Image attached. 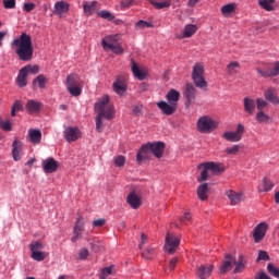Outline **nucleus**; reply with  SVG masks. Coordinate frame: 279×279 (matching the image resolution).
Returning <instances> with one entry per match:
<instances>
[{"mask_svg": "<svg viewBox=\"0 0 279 279\" xmlns=\"http://www.w3.org/2000/svg\"><path fill=\"white\" fill-rule=\"evenodd\" d=\"M13 47H16L15 53L22 62H31L34 58V46L32 44V36L27 33H22L21 36L13 40Z\"/></svg>", "mask_w": 279, "mask_h": 279, "instance_id": "1", "label": "nucleus"}, {"mask_svg": "<svg viewBox=\"0 0 279 279\" xmlns=\"http://www.w3.org/2000/svg\"><path fill=\"white\" fill-rule=\"evenodd\" d=\"M149 154L155 155V158H161L162 154H165V143L157 142L143 145L136 156L137 162H143V160H147V158H149Z\"/></svg>", "mask_w": 279, "mask_h": 279, "instance_id": "2", "label": "nucleus"}, {"mask_svg": "<svg viewBox=\"0 0 279 279\" xmlns=\"http://www.w3.org/2000/svg\"><path fill=\"white\" fill-rule=\"evenodd\" d=\"M95 110H96L97 117H102L104 119H107V121L112 120V118L116 114L114 105L110 104V96L101 97L95 104Z\"/></svg>", "mask_w": 279, "mask_h": 279, "instance_id": "3", "label": "nucleus"}, {"mask_svg": "<svg viewBox=\"0 0 279 279\" xmlns=\"http://www.w3.org/2000/svg\"><path fill=\"white\" fill-rule=\"evenodd\" d=\"M196 125L201 134H210L211 132H215L217 128H219L217 121L208 116L201 117Z\"/></svg>", "mask_w": 279, "mask_h": 279, "instance_id": "4", "label": "nucleus"}, {"mask_svg": "<svg viewBox=\"0 0 279 279\" xmlns=\"http://www.w3.org/2000/svg\"><path fill=\"white\" fill-rule=\"evenodd\" d=\"M192 80L197 88H207L208 83L204 78V64L196 63L192 71Z\"/></svg>", "mask_w": 279, "mask_h": 279, "instance_id": "5", "label": "nucleus"}, {"mask_svg": "<svg viewBox=\"0 0 279 279\" xmlns=\"http://www.w3.org/2000/svg\"><path fill=\"white\" fill-rule=\"evenodd\" d=\"M31 250V258L33 260H37V263H41V260H45L47 258V254L43 252L45 250V245H43V242L35 241L29 244Z\"/></svg>", "mask_w": 279, "mask_h": 279, "instance_id": "6", "label": "nucleus"}, {"mask_svg": "<svg viewBox=\"0 0 279 279\" xmlns=\"http://www.w3.org/2000/svg\"><path fill=\"white\" fill-rule=\"evenodd\" d=\"M180 236H175L168 232L166 235V243L163 246L165 252H167V254H175L178 247H180Z\"/></svg>", "mask_w": 279, "mask_h": 279, "instance_id": "7", "label": "nucleus"}, {"mask_svg": "<svg viewBox=\"0 0 279 279\" xmlns=\"http://www.w3.org/2000/svg\"><path fill=\"white\" fill-rule=\"evenodd\" d=\"M243 134H245V126L240 123L234 132H225L222 137L229 141V143H239L243 138Z\"/></svg>", "mask_w": 279, "mask_h": 279, "instance_id": "8", "label": "nucleus"}, {"mask_svg": "<svg viewBox=\"0 0 279 279\" xmlns=\"http://www.w3.org/2000/svg\"><path fill=\"white\" fill-rule=\"evenodd\" d=\"M256 72L260 77H278L279 75V62H275L265 69L257 68Z\"/></svg>", "mask_w": 279, "mask_h": 279, "instance_id": "9", "label": "nucleus"}, {"mask_svg": "<svg viewBox=\"0 0 279 279\" xmlns=\"http://www.w3.org/2000/svg\"><path fill=\"white\" fill-rule=\"evenodd\" d=\"M64 138L68 143H75V141L82 138V131L77 128L68 126L64 130Z\"/></svg>", "mask_w": 279, "mask_h": 279, "instance_id": "10", "label": "nucleus"}, {"mask_svg": "<svg viewBox=\"0 0 279 279\" xmlns=\"http://www.w3.org/2000/svg\"><path fill=\"white\" fill-rule=\"evenodd\" d=\"M41 167L46 173H56V171H58V167H60V163L53 159V157H49L41 161Z\"/></svg>", "mask_w": 279, "mask_h": 279, "instance_id": "11", "label": "nucleus"}, {"mask_svg": "<svg viewBox=\"0 0 279 279\" xmlns=\"http://www.w3.org/2000/svg\"><path fill=\"white\" fill-rule=\"evenodd\" d=\"M157 107L161 110L162 114H166V117H171V114H174L175 110H178V106L165 100L157 102Z\"/></svg>", "mask_w": 279, "mask_h": 279, "instance_id": "12", "label": "nucleus"}, {"mask_svg": "<svg viewBox=\"0 0 279 279\" xmlns=\"http://www.w3.org/2000/svg\"><path fill=\"white\" fill-rule=\"evenodd\" d=\"M267 228L268 226L266 225V222H262L255 227L253 233L255 243H260V241L265 239V234H267Z\"/></svg>", "mask_w": 279, "mask_h": 279, "instance_id": "13", "label": "nucleus"}, {"mask_svg": "<svg viewBox=\"0 0 279 279\" xmlns=\"http://www.w3.org/2000/svg\"><path fill=\"white\" fill-rule=\"evenodd\" d=\"M213 269H214L213 265H209V264L201 265L196 269V276L199 279H208L210 278V276H213Z\"/></svg>", "mask_w": 279, "mask_h": 279, "instance_id": "14", "label": "nucleus"}, {"mask_svg": "<svg viewBox=\"0 0 279 279\" xmlns=\"http://www.w3.org/2000/svg\"><path fill=\"white\" fill-rule=\"evenodd\" d=\"M26 112L28 114H38L43 108V104L38 102L37 100L31 99L25 105Z\"/></svg>", "mask_w": 279, "mask_h": 279, "instance_id": "15", "label": "nucleus"}, {"mask_svg": "<svg viewBox=\"0 0 279 279\" xmlns=\"http://www.w3.org/2000/svg\"><path fill=\"white\" fill-rule=\"evenodd\" d=\"M126 204L133 208V210H137V208H141L142 201L136 194L135 191L131 192L126 197Z\"/></svg>", "mask_w": 279, "mask_h": 279, "instance_id": "16", "label": "nucleus"}, {"mask_svg": "<svg viewBox=\"0 0 279 279\" xmlns=\"http://www.w3.org/2000/svg\"><path fill=\"white\" fill-rule=\"evenodd\" d=\"M232 265H236V259L232 257L230 254H227L220 267V272L228 274V271L232 269Z\"/></svg>", "mask_w": 279, "mask_h": 279, "instance_id": "17", "label": "nucleus"}, {"mask_svg": "<svg viewBox=\"0 0 279 279\" xmlns=\"http://www.w3.org/2000/svg\"><path fill=\"white\" fill-rule=\"evenodd\" d=\"M264 97L266 101H269V104H272L274 106H279V98L274 87H270L267 90H265Z\"/></svg>", "mask_w": 279, "mask_h": 279, "instance_id": "18", "label": "nucleus"}, {"mask_svg": "<svg viewBox=\"0 0 279 279\" xmlns=\"http://www.w3.org/2000/svg\"><path fill=\"white\" fill-rule=\"evenodd\" d=\"M227 197L230 199L232 206H236V204H240V202H243V199L245 198L243 196V193L234 192L232 190L227 191Z\"/></svg>", "mask_w": 279, "mask_h": 279, "instance_id": "19", "label": "nucleus"}, {"mask_svg": "<svg viewBox=\"0 0 279 279\" xmlns=\"http://www.w3.org/2000/svg\"><path fill=\"white\" fill-rule=\"evenodd\" d=\"M184 97L187 99V104H193V100L197 97V89H195L193 84H186Z\"/></svg>", "mask_w": 279, "mask_h": 279, "instance_id": "20", "label": "nucleus"}, {"mask_svg": "<svg viewBox=\"0 0 279 279\" xmlns=\"http://www.w3.org/2000/svg\"><path fill=\"white\" fill-rule=\"evenodd\" d=\"M12 147L13 159L19 162V160H21V155L23 154V143H21L19 140H15L12 144Z\"/></svg>", "mask_w": 279, "mask_h": 279, "instance_id": "21", "label": "nucleus"}, {"mask_svg": "<svg viewBox=\"0 0 279 279\" xmlns=\"http://www.w3.org/2000/svg\"><path fill=\"white\" fill-rule=\"evenodd\" d=\"M69 12V3L64 1H59L54 3L53 14L57 16H62V14H66Z\"/></svg>", "mask_w": 279, "mask_h": 279, "instance_id": "22", "label": "nucleus"}, {"mask_svg": "<svg viewBox=\"0 0 279 279\" xmlns=\"http://www.w3.org/2000/svg\"><path fill=\"white\" fill-rule=\"evenodd\" d=\"M66 88H71L73 86H83L82 78L77 74H70L66 76L65 81Z\"/></svg>", "mask_w": 279, "mask_h": 279, "instance_id": "23", "label": "nucleus"}, {"mask_svg": "<svg viewBox=\"0 0 279 279\" xmlns=\"http://www.w3.org/2000/svg\"><path fill=\"white\" fill-rule=\"evenodd\" d=\"M118 41L119 38H117V35H109L101 41L102 49H105V51H109L110 45H119Z\"/></svg>", "mask_w": 279, "mask_h": 279, "instance_id": "24", "label": "nucleus"}, {"mask_svg": "<svg viewBox=\"0 0 279 279\" xmlns=\"http://www.w3.org/2000/svg\"><path fill=\"white\" fill-rule=\"evenodd\" d=\"M131 70L132 73L135 77H137V80H145V77H147V74L145 73V71L140 70L138 64H136V62L134 60H131Z\"/></svg>", "mask_w": 279, "mask_h": 279, "instance_id": "25", "label": "nucleus"}, {"mask_svg": "<svg viewBox=\"0 0 279 279\" xmlns=\"http://www.w3.org/2000/svg\"><path fill=\"white\" fill-rule=\"evenodd\" d=\"M166 99L168 104H172L173 106H177L178 108V101H180V92L175 89H171L167 95Z\"/></svg>", "mask_w": 279, "mask_h": 279, "instance_id": "26", "label": "nucleus"}, {"mask_svg": "<svg viewBox=\"0 0 279 279\" xmlns=\"http://www.w3.org/2000/svg\"><path fill=\"white\" fill-rule=\"evenodd\" d=\"M244 110L247 112V114H254V111L256 110V101L250 97L244 98Z\"/></svg>", "mask_w": 279, "mask_h": 279, "instance_id": "27", "label": "nucleus"}, {"mask_svg": "<svg viewBox=\"0 0 279 279\" xmlns=\"http://www.w3.org/2000/svg\"><path fill=\"white\" fill-rule=\"evenodd\" d=\"M27 75L29 74H27L23 68L19 71L16 84L20 88H24V86H27Z\"/></svg>", "mask_w": 279, "mask_h": 279, "instance_id": "28", "label": "nucleus"}, {"mask_svg": "<svg viewBox=\"0 0 279 279\" xmlns=\"http://www.w3.org/2000/svg\"><path fill=\"white\" fill-rule=\"evenodd\" d=\"M197 196L201 202L208 199V183H203L197 189Z\"/></svg>", "mask_w": 279, "mask_h": 279, "instance_id": "29", "label": "nucleus"}, {"mask_svg": "<svg viewBox=\"0 0 279 279\" xmlns=\"http://www.w3.org/2000/svg\"><path fill=\"white\" fill-rule=\"evenodd\" d=\"M198 169L201 171V175L197 178V182H206V180H208V171H210L207 163L198 165Z\"/></svg>", "mask_w": 279, "mask_h": 279, "instance_id": "30", "label": "nucleus"}, {"mask_svg": "<svg viewBox=\"0 0 279 279\" xmlns=\"http://www.w3.org/2000/svg\"><path fill=\"white\" fill-rule=\"evenodd\" d=\"M28 136L31 140V143L38 145V143H40V141L43 138V133L40 132V130H29Z\"/></svg>", "mask_w": 279, "mask_h": 279, "instance_id": "31", "label": "nucleus"}, {"mask_svg": "<svg viewBox=\"0 0 279 279\" xmlns=\"http://www.w3.org/2000/svg\"><path fill=\"white\" fill-rule=\"evenodd\" d=\"M197 33V25L187 24L183 29L182 38H191L194 34Z\"/></svg>", "mask_w": 279, "mask_h": 279, "instance_id": "32", "label": "nucleus"}, {"mask_svg": "<svg viewBox=\"0 0 279 279\" xmlns=\"http://www.w3.org/2000/svg\"><path fill=\"white\" fill-rule=\"evenodd\" d=\"M207 165V168L214 175H219V173H223V167H221L219 163H215L213 161L205 162Z\"/></svg>", "mask_w": 279, "mask_h": 279, "instance_id": "33", "label": "nucleus"}, {"mask_svg": "<svg viewBox=\"0 0 279 279\" xmlns=\"http://www.w3.org/2000/svg\"><path fill=\"white\" fill-rule=\"evenodd\" d=\"M47 82H48L47 77H45L44 74H39L33 81V88H36V86H38V88H45L47 85Z\"/></svg>", "mask_w": 279, "mask_h": 279, "instance_id": "34", "label": "nucleus"}, {"mask_svg": "<svg viewBox=\"0 0 279 279\" xmlns=\"http://www.w3.org/2000/svg\"><path fill=\"white\" fill-rule=\"evenodd\" d=\"M113 90H114V93H117V95H123V93H125V90H126L125 83H123V81L118 78L113 83Z\"/></svg>", "mask_w": 279, "mask_h": 279, "instance_id": "35", "label": "nucleus"}, {"mask_svg": "<svg viewBox=\"0 0 279 279\" xmlns=\"http://www.w3.org/2000/svg\"><path fill=\"white\" fill-rule=\"evenodd\" d=\"M234 10H236L235 3H229L221 8V14L225 16H230V14H234Z\"/></svg>", "mask_w": 279, "mask_h": 279, "instance_id": "36", "label": "nucleus"}, {"mask_svg": "<svg viewBox=\"0 0 279 279\" xmlns=\"http://www.w3.org/2000/svg\"><path fill=\"white\" fill-rule=\"evenodd\" d=\"M97 7V1L86 2L83 5V10L87 16L93 15V12H95V8Z\"/></svg>", "mask_w": 279, "mask_h": 279, "instance_id": "37", "label": "nucleus"}, {"mask_svg": "<svg viewBox=\"0 0 279 279\" xmlns=\"http://www.w3.org/2000/svg\"><path fill=\"white\" fill-rule=\"evenodd\" d=\"M113 274H117V270H114V265H111L101 269L99 278H108V276H112Z\"/></svg>", "mask_w": 279, "mask_h": 279, "instance_id": "38", "label": "nucleus"}, {"mask_svg": "<svg viewBox=\"0 0 279 279\" xmlns=\"http://www.w3.org/2000/svg\"><path fill=\"white\" fill-rule=\"evenodd\" d=\"M275 0H259V5L266 10V12H274V5Z\"/></svg>", "mask_w": 279, "mask_h": 279, "instance_id": "39", "label": "nucleus"}, {"mask_svg": "<svg viewBox=\"0 0 279 279\" xmlns=\"http://www.w3.org/2000/svg\"><path fill=\"white\" fill-rule=\"evenodd\" d=\"M83 85H76L72 87H66V90L72 95V97H80L82 95Z\"/></svg>", "mask_w": 279, "mask_h": 279, "instance_id": "40", "label": "nucleus"}, {"mask_svg": "<svg viewBox=\"0 0 279 279\" xmlns=\"http://www.w3.org/2000/svg\"><path fill=\"white\" fill-rule=\"evenodd\" d=\"M241 64H239V62L233 61L230 62L227 65V72L229 73V75H236V69H240Z\"/></svg>", "mask_w": 279, "mask_h": 279, "instance_id": "41", "label": "nucleus"}, {"mask_svg": "<svg viewBox=\"0 0 279 279\" xmlns=\"http://www.w3.org/2000/svg\"><path fill=\"white\" fill-rule=\"evenodd\" d=\"M23 111V102L16 100L11 108V117H16V112Z\"/></svg>", "mask_w": 279, "mask_h": 279, "instance_id": "42", "label": "nucleus"}, {"mask_svg": "<svg viewBox=\"0 0 279 279\" xmlns=\"http://www.w3.org/2000/svg\"><path fill=\"white\" fill-rule=\"evenodd\" d=\"M27 75L32 73V75H37V73H40V68L38 65H25L22 68Z\"/></svg>", "mask_w": 279, "mask_h": 279, "instance_id": "43", "label": "nucleus"}, {"mask_svg": "<svg viewBox=\"0 0 279 279\" xmlns=\"http://www.w3.org/2000/svg\"><path fill=\"white\" fill-rule=\"evenodd\" d=\"M97 15L100 16V19H104L105 21H114V14L106 10L98 11Z\"/></svg>", "mask_w": 279, "mask_h": 279, "instance_id": "44", "label": "nucleus"}, {"mask_svg": "<svg viewBox=\"0 0 279 279\" xmlns=\"http://www.w3.org/2000/svg\"><path fill=\"white\" fill-rule=\"evenodd\" d=\"M0 128L4 132H12V122L10 120H4L0 118Z\"/></svg>", "mask_w": 279, "mask_h": 279, "instance_id": "45", "label": "nucleus"}, {"mask_svg": "<svg viewBox=\"0 0 279 279\" xmlns=\"http://www.w3.org/2000/svg\"><path fill=\"white\" fill-rule=\"evenodd\" d=\"M156 10H163V8H171V0H165L162 2H153Z\"/></svg>", "mask_w": 279, "mask_h": 279, "instance_id": "46", "label": "nucleus"}, {"mask_svg": "<svg viewBox=\"0 0 279 279\" xmlns=\"http://www.w3.org/2000/svg\"><path fill=\"white\" fill-rule=\"evenodd\" d=\"M154 247H147L142 252V256L143 258H146V260H151V258H154Z\"/></svg>", "mask_w": 279, "mask_h": 279, "instance_id": "47", "label": "nucleus"}, {"mask_svg": "<svg viewBox=\"0 0 279 279\" xmlns=\"http://www.w3.org/2000/svg\"><path fill=\"white\" fill-rule=\"evenodd\" d=\"M269 116H267L265 113V111H258L256 114V121H258V123H267V121H269Z\"/></svg>", "mask_w": 279, "mask_h": 279, "instance_id": "48", "label": "nucleus"}, {"mask_svg": "<svg viewBox=\"0 0 279 279\" xmlns=\"http://www.w3.org/2000/svg\"><path fill=\"white\" fill-rule=\"evenodd\" d=\"M267 270L274 278H279V268L274 266V264H268Z\"/></svg>", "mask_w": 279, "mask_h": 279, "instance_id": "49", "label": "nucleus"}, {"mask_svg": "<svg viewBox=\"0 0 279 279\" xmlns=\"http://www.w3.org/2000/svg\"><path fill=\"white\" fill-rule=\"evenodd\" d=\"M109 51H112L117 56H121V53H123V48L119 44L109 45Z\"/></svg>", "mask_w": 279, "mask_h": 279, "instance_id": "50", "label": "nucleus"}, {"mask_svg": "<svg viewBox=\"0 0 279 279\" xmlns=\"http://www.w3.org/2000/svg\"><path fill=\"white\" fill-rule=\"evenodd\" d=\"M104 118L101 116H96V130L97 132H104Z\"/></svg>", "mask_w": 279, "mask_h": 279, "instance_id": "51", "label": "nucleus"}, {"mask_svg": "<svg viewBox=\"0 0 279 279\" xmlns=\"http://www.w3.org/2000/svg\"><path fill=\"white\" fill-rule=\"evenodd\" d=\"M92 250L94 252H101V250H104V244L97 240H94L92 243Z\"/></svg>", "mask_w": 279, "mask_h": 279, "instance_id": "52", "label": "nucleus"}, {"mask_svg": "<svg viewBox=\"0 0 279 279\" xmlns=\"http://www.w3.org/2000/svg\"><path fill=\"white\" fill-rule=\"evenodd\" d=\"M5 10H14L16 8V0H3Z\"/></svg>", "mask_w": 279, "mask_h": 279, "instance_id": "53", "label": "nucleus"}, {"mask_svg": "<svg viewBox=\"0 0 279 279\" xmlns=\"http://www.w3.org/2000/svg\"><path fill=\"white\" fill-rule=\"evenodd\" d=\"M239 149H241V146H240V145H233L232 147L227 148V149H226V153H227L229 156H234V155L239 154Z\"/></svg>", "mask_w": 279, "mask_h": 279, "instance_id": "54", "label": "nucleus"}, {"mask_svg": "<svg viewBox=\"0 0 279 279\" xmlns=\"http://www.w3.org/2000/svg\"><path fill=\"white\" fill-rule=\"evenodd\" d=\"M256 104H257V110H259V111L265 110V108H267V106H268L267 101L264 100L263 98H257Z\"/></svg>", "mask_w": 279, "mask_h": 279, "instance_id": "55", "label": "nucleus"}, {"mask_svg": "<svg viewBox=\"0 0 279 279\" xmlns=\"http://www.w3.org/2000/svg\"><path fill=\"white\" fill-rule=\"evenodd\" d=\"M82 230H80V229H74L73 230V236H72V239H71V241H72V243H77V240L78 239H82Z\"/></svg>", "mask_w": 279, "mask_h": 279, "instance_id": "56", "label": "nucleus"}, {"mask_svg": "<svg viewBox=\"0 0 279 279\" xmlns=\"http://www.w3.org/2000/svg\"><path fill=\"white\" fill-rule=\"evenodd\" d=\"M116 167H123L125 165V157L123 155H119L114 158Z\"/></svg>", "mask_w": 279, "mask_h": 279, "instance_id": "57", "label": "nucleus"}, {"mask_svg": "<svg viewBox=\"0 0 279 279\" xmlns=\"http://www.w3.org/2000/svg\"><path fill=\"white\" fill-rule=\"evenodd\" d=\"M133 114L135 117H141L143 116V105H136L133 107Z\"/></svg>", "mask_w": 279, "mask_h": 279, "instance_id": "58", "label": "nucleus"}, {"mask_svg": "<svg viewBox=\"0 0 279 279\" xmlns=\"http://www.w3.org/2000/svg\"><path fill=\"white\" fill-rule=\"evenodd\" d=\"M84 225H85L84 218L80 217V218L77 219L75 226H74V229H75V230H81V231L84 232Z\"/></svg>", "mask_w": 279, "mask_h": 279, "instance_id": "59", "label": "nucleus"}, {"mask_svg": "<svg viewBox=\"0 0 279 279\" xmlns=\"http://www.w3.org/2000/svg\"><path fill=\"white\" fill-rule=\"evenodd\" d=\"M274 189V183L269 181L267 178H264V191H271Z\"/></svg>", "mask_w": 279, "mask_h": 279, "instance_id": "60", "label": "nucleus"}, {"mask_svg": "<svg viewBox=\"0 0 279 279\" xmlns=\"http://www.w3.org/2000/svg\"><path fill=\"white\" fill-rule=\"evenodd\" d=\"M94 228H101L102 226H106V219L99 218L97 220L93 221Z\"/></svg>", "mask_w": 279, "mask_h": 279, "instance_id": "61", "label": "nucleus"}, {"mask_svg": "<svg viewBox=\"0 0 279 279\" xmlns=\"http://www.w3.org/2000/svg\"><path fill=\"white\" fill-rule=\"evenodd\" d=\"M258 260H269V254H267L265 251H259L257 262Z\"/></svg>", "mask_w": 279, "mask_h": 279, "instance_id": "62", "label": "nucleus"}, {"mask_svg": "<svg viewBox=\"0 0 279 279\" xmlns=\"http://www.w3.org/2000/svg\"><path fill=\"white\" fill-rule=\"evenodd\" d=\"M255 279H271V277H269L265 270H260L255 275Z\"/></svg>", "mask_w": 279, "mask_h": 279, "instance_id": "63", "label": "nucleus"}, {"mask_svg": "<svg viewBox=\"0 0 279 279\" xmlns=\"http://www.w3.org/2000/svg\"><path fill=\"white\" fill-rule=\"evenodd\" d=\"M81 260H86L88 258V248H83L78 253Z\"/></svg>", "mask_w": 279, "mask_h": 279, "instance_id": "64", "label": "nucleus"}]
</instances>
